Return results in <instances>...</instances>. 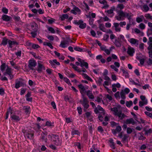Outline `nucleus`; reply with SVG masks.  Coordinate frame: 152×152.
<instances>
[{"mask_svg":"<svg viewBox=\"0 0 152 152\" xmlns=\"http://www.w3.org/2000/svg\"><path fill=\"white\" fill-rule=\"evenodd\" d=\"M111 111L114 112V115L118 116L120 119L122 120L127 116L124 113H122L121 110H118L117 107H114L111 108Z\"/></svg>","mask_w":152,"mask_h":152,"instance_id":"nucleus-1","label":"nucleus"},{"mask_svg":"<svg viewBox=\"0 0 152 152\" xmlns=\"http://www.w3.org/2000/svg\"><path fill=\"white\" fill-rule=\"evenodd\" d=\"M48 138H50L54 142V144L56 146L61 145V142L59 140V137L58 135L51 134L48 135Z\"/></svg>","mask_w":152,"mask_h":152,"instance_id":"nucleus-2","label":"nucleus"},{"mask_svg":"<svg viewBox=\"0 0 152 152\" xmlns=\"http://www.w3.org/2000/svg\"><path fill=\"white\" fill-rule=\"evenodd\" d=\"M83 99L80 100V102L83 107V111L86 112L87 110L89 107V101L87 98L85 96L82 97Z\"/></svg>","mask_w":152,"mask_h":152,"instance_id":"nucleus-3","label":"nucleus"},{"mask_svg":"<svg viewBox=\"0 0 152 152\" xmlns=\"http://www.w3.org/2000/svg\"><path fill=\"white\" fill-rule=\"evenodd\" d=\"M117 14L115 16V19L118 21L123 20L126 17V13L122 10L117 11Z\"/></svg>","mask_w":152,"mask_h":152,"instance_id":"nucleus-4","label":"nucleus"},{"mask_svg":"<svg viewBox=\"0 0 152 152\" xmlns=\"http://www.w3.org/2000/svg\"><path fill=\"white\" fill-rule=\"evenodd\" d=\"M80 92L82 95V97L85 96V94L87 91V89L88 88V86H84L82 84H80L77 85Z\"/></svg>","mask_w":152,"mask_h":152,"instance_id":"nucleus-5","label":"nucleus"},{"mask_svg":"<svg viewBox=\"0 0 152 152\" xmlns=\"http://www.w3.org/2000/svg\"><path fill=\"white\" fill-rule=\"evenodd\" d=\"M73 23L75 24L79 25V27L81 29H84L86 27V24L84 23L83 21L82 20H75Z\"/></svg>","mask_w":152,"mask_h":152,"instance_id":"nucleus-6","label":"nucleus"},{"mask_svg":"<svg viewBox=\"0 0 152 152\" xmlns=\"http://www.w3.org/2000/svg\"><path fill=\"white\" fill-rule=\"evenodd\" d=\"M6 70V71L4 72L3 74L4 75H9V79L12 80L14 77V75L12 74V69L9 67L8 66Z\"/></svg>","mask_w":152,"mask_h":152,"instance_id":"nucleus-7","label":"nucleus"},{"mask_svg":"<svg viewBox=\"0 0 152 152\" xmlns=\"http://www.w3.org/2000/svg\"><path fill=\"white\" fill-rule=\"evenodd\" d=\"M37 63L36 61L34 59H30L28 61V67L32 70H35L34 68L36 66Z\"/></svg>","mask_w":152,"mask_h":152,"instance_id":"nucleus-8","label":"nucleus"},{"mask_svg":"<svg viewBox=\"0 0 152 152\" xmlns=\"http://www.w3.org/2000/svg\"><path fill=\"white\" fill-rule=\"evenodd\" d=\"M71 12L75 15L77 14L80 15L81 13V10L77 7L74 5L73 6V9L70 11Z\"/></svg>","mask_w":152,"mask_h":152,"instance_id":"nucleus-9","label":"nucleus"},{"mask_svg":"<svg viewBox=\"0 0 152 152\" xmlns=\"http://www.w3.org/2000/svg\"><path fill=\"white\" fill-rule=\"evenodd\" d=\"M77 60L80 62V66L81 67L84 66L86 69H88V63L85 62L84 60H82L80 58H78Z\"/></svg>","mask_w":152,"mask_h":152,"instance_id":"nucleus-10","label":"nucleus"},{"mask_svg":"<svg viewBox=\"0 0 152 152\" xmlns=\"http://www.w3.org/2000/svg\"><path fill=\"white\" fill-rule=\"evenodd\" d=\"M34 132L33 131H28L25 133V136L28 138L32 139L34 138Z\"/></svg>","mask_w":152,"mask_h":152,"instance_id":"nucleus-11","label":"nucleus"},{"mask_svg":"<svg viewBox=\"0 0 152 152\" xmlns=\"http://www.w3.org/2000/svg\"><path fill=\"white\" fill-rule=\"evenodd\" d=\"M41 61H38V65L37 66V70L39 73H41L42 70H45V68L44 66L41 63Z\"/></svg>","mask_w":152,"mask_h":152,"instance_id":"nucleus-12","label":"nucleus"},{"mask_svg":"<svg viewBox=\"0 0 152 152\" xmlns=\"http://www.w3.org/2000/svg\"><path fill=\"white\" fill-rule=\"evenodd\" d=\"M115 9V7H113L110 9L106 11L105 12H106L107 13L109 14V15H107L109 17H112L114 15V13L113 12V11Z\"/></svg>","mask_w":152,"mask_h":152,"instance_id":"nucleus-13","label":"nucleus"},{"mask_svg":"<svg viewBox=\"0 0 152 152\" xmlns=\"http://www.w3.org/2000/svg\"><path fill=\"white\" fill-rule=\"evenodd\" d=\"M31 31L37 32L38 29V25L35 22H32L31 24Z\"/></svg>","mask_w":152,"mask_h":152,"instance_id":"nucleus-14","label":"nucleus"},{"mask_svg":"<svg viewBox=\"0 0 152 152\" xmlns=\"http://www.w3.org/2000/svg\"><path fill=\"white\" fill-rule=\"evenodd\" d=\"M1 18L3 20L6 22H9L11 21L12 19V18L7 15H3Z\"/></svg>","mask_w":152,"mask_h":152,"instance_id":"nucleus-15","label":"nucleus"},{"mask_svg":"<svg viewBox=\"0 0 152 152\" xmlns=\"http://www.w3.org/2000/svg\"><path fill=\"white\" fill-rule=\"evenodd\" d=\"M135 52V50L134 48L130 46L128 48L127 53L130 56H133V54Z\"/></svg>","mask_w":152,"mask_h":152,"instance_id":"nucleus-16","label":"nucleus"},{"mask_svg":"<svg viewBox=\"0 0 152 152\" xmlns=\"http://www.w3.org/2000/svg\"><path fill=\"white\" fill-rule=\"evenodd\" d=\"M11 120L15 122H18L20 120V118L18 116L15 115H12L11 116Z\"/></svg>","mask_w":152,"mask_h":152,"instance_id":"nucleus-17","label":"nucleus"},{"mask_svg":"<svg viewBox=\"0 0 152 152\" xmlns=\"http://www.w3.org/2000/svg\"><path fill=\"white\" fill-rule=\"evenodd\" d=\"M8 43L9 47L11 48H12L13 45H18L19 44V43L15 41H11V40H8Z\"/></svg>","mask_w":152,"mask_h":152,"instance_id":"nucleus-18","label":"nucleus"},{"mask_svg":"<svg viewBox=\"0 0 152 152\" xmlns=\"http://www.w3.org/2000/svg\"><path fill=\"white\" fill-rule=\"evenodd\" d=\"M113 27L115 28V31L120 32L121 31V28L119 26V24L118 23H114L113 24Z\"/></svg>","mask_w":152,"mask_h":152,"instance_id":"nucleus-19","label":"nucleus"},{"mask_svg":"<svg viewBox=\"0 0 152 152\" xmlns=\"http://www.w3.org/2000/svg\"><path fill=\"white\" fill-rule=\"evenodd\" d=\"M49 63L53 67L55 68L56 67L55 64L57 65H60V63L57 61L56 59L53 60L52 61H50Z\"/></svg>","mask_w":152,"mask_h":152,"instance_id":"nucleus-20","label":"nucleus"},{"mask_svg":"<svg viewBox=\"0 0 152 152\" xmlns=\"http://www.w3.org/2000/svg\"><path fill=\"white\" fill-rule=\"evenodd\" d=\"M86 94L90 99H93L94 98V96L91 91L89 90H88Z\"/></svg>","mask_w":152,"mask_h":152,"instance_id":"nucleus-21","label":"nucleus"},{"mask_svg":"<svg viewBox=\"0 0 152 152\" xmlns=\"http://www.w3.org/2000/svg\"><path fill=\"white\" fill-rule=\"evenodd\" d=\"M31 94L30 92H28L25 96L26 99L27 101L28 102H31L32 101V97H31Z\"/></svg>","mask_w":152,"mask_h":152,"instance_id":"nucleus-22","label":"nucleus"},{"mask_svg":"<svg viewBox=\"0 0 152 152\" xmlns=\"http://www.w3.org/2000/svg\"><path fill=\"white\" fill-rule=\"evenodd\" d=\"M40 139L44 141L45 142H46L47 141V135L44 133L42 132L41 134L40 137Z\"/></svg>","mask_w":152,"mask_h":152,"instance_id":"nucleus-23","label":"nucleus"},{"mask_svg":"<svg viewBox=\"0 0 152 152\" xmlns=\"http://www.w3.org/2000/svg\"><path fill=\"white\" fill-rule=\"evenodd\" d=\"M125 123L126 124H132V125H134L135 123L133 118H130L129 119H126L125 121Z\"/></svg>","mask_w":152,"mask_h":152,"instance_id":"nucleus-24","label":"nucleus"},{"mask_svg":"<svg viewBox=\"0 0 152 152\" xmlns=\"http://www.w3.org/2000/svg\"><path fill=\"white\" fill-rule=\"evenodd\" d=\"M23 110H24V112L26 114H30V108L28 106H25L23 107Z\"/></svg>","mask_w":152,"mask_h":152,"instance_id":"nucleus-25","label":"nucleus"},{"mask_svg":"<svg viewBox=\"0 0 152 152\" xmlns=\"http://www.w3.org/2000/svg\"><path fill=\"white\" fill-rule=\"evenodd\" d=\"M71 135L72 136H73L75 134H77L79 136H80V133L78 130H75L73 129L71 131Z\"/></svg>","mask_w":152,"mask_h":152,"instance_id":"nucleus-26","label":"nucleus"},{"mask_svg":"<svg viewBox=\"0 0 152 152\" xmlns=\"http://www.w3.org/2000/svg\"><path fill=\"white\" fill-rule=\"evenodd\" d=\"M121 126H117L116 129L113 132V134H115L117 132H119L121 130Z\"/></svg>","mask_w":152,"mask_h":152,"instance_id":"nucleus-27","label":"nucleus"},{"mask_svg":"<svg viewBox=\"0 0 152 152\" xmlns=\"http://www.w3.org/2000/svg\"><path fill=\"white\" fill-rule=\"evenodd\" d=\"M82 75L86 79L90 81L91 82H93L92 79L89 77L87 74L83 73L82 74Z\"/></svg>","mask_w":152,"mask_h":152,"instance_id":"nucleus-28","label":"nucleus"},{"mask_svg":"<svg viewBox=\"0 0 152 152\" xmlns=\"http://www.w3.org/2000/svg\"><path fill=\"white\" fill-rule=\"evenodd\" d=\"M69 16L67 14H63L59 17L60 20L61 21L64 20L65 19H67L68 18Z\"/></svg>","mask_w":152,"mask_h":152,"instance_id":"nucleus-29","label":"nucleus"},{"mask_svg":"<svg viewBox=\"0 0 152 152\" xmlns=\"http://www.w3.org/2000/svg\"><path fill=\"white\" fill-rule=\"evenodd\" d=\"M45 125L50 128H52L54 126V123L51 122L50 121H47Z\"/></svg>","mask_w":152,"mask_h":152,"instance_id":"nucleus-30","label":"nucleus"},{"mask_svg":"<svg viewBox=\"0 0 152 152\" xmlns=\"http://www.w3.org/2000/svg\"><path fill=\"white\" fill-rule=\"evenodd\" d=\"M8 42V39L6 37H4L0 45H2L4 46H5L7 45Z\"/></svg>","mask_w":152,"mask_h":152,"instance_id":"nucleus-31","label":"nucleus"},{"mask_svg":"<svg viewBox=\"0 0 152 152\" xmlns=\"http://www.w3.org/2000/svg\"><path fill=\"white\" fill-rule=\"evenodd\" d=\"M128 41L132 44H135L138 42V40L134 38H131Z\"/></svg>","mask_w":152,"mask_h":152,"instance_id":"nucleus-32","label":"nucleus"},{"mask_svg":"<svg viewBox=\"0 0 152 152\" xmlns=\"http://www.w3.org/2000/svg\"><path fill=\"white\" fill-rule=\"evenodd\" d=\"M70 65L72 66V68L74 69L75 70L79 72H81V71L79 69L78 67L74 64L71 63L70 64Z\"/></svg>","mask_w":152,"mask_h":152,"instance_id":"nucleus-33","label":"nucleus"},{"mask_svg":"<svg viewBox=\"0 0 152 152\" xmlns=\"http://www.w3.org/2000/svg\"><path fill=\"white\" fill-rule=\"evenodd\" d=\"M43 45H44L47 46L49 47L51 49H53V48L51 43L49 42H43Z\"/></svg>","mask_w":152,"mask_h":152,"instance_id":"nucleus-34","label":"nucleus"},{"mask_svg":"<svg viewBox=\"0 0 152 152\" xmlns=\"http://www.w3.org/2000/svg\"><path fill=\"white\" fill-rule=\"evenodd\" d=\"M99 29L103 32H105V28L103 24H99Z\"/></svg>","mask_w":152,"mask_h":152,"instance_id":"nucleus-35","label":"nucleus"},{"mask_svg":"<svg viewBox=\"0 0 152 152\" xmlns=\"http://www.w3.org/2000/svg\"><path fill=\"white\" fill-rule=\"evenodd\" d=\"M142 9L143 11L147 12L149 10V8L147 5H145L142 6Z\"/></svg>","mask_w":152,"mask_h":152,"instance_id":"nucleus-36","label":"nucleus"},{"mask_svg":"<svg viewBox=\"0 0 152 152\" xmlns=\"http://www.w3.org/2000/svg\"><path fill=\"white\" fill-rule=\"evenodd\" d=\"M20 82L18 80V79H16L15 80V88L16 89L19 88L20 87Z\"/></svg>","mask_w":152,"mask_h":152,"instance_id":"nucleus-37","label":"nucleus"},{"mask_svg":"<svg viewBox=\"0 0 152 152\" xmlns=\"http://www.w3.org/2000/svg\"><path fill=\"white\" fill-rule=\"evenodd\" d=\"M126 13V17L127 19L129 20H130L131 17L133 16V15L131 13Z\"/></svg>","mask_w":152,"mask_h":152,"instance_id":"nucleus-38","label":"nucleus"},{"mask_svg":"<svg viewBox=\"0 0 152 152\" xmlns=\"http://www.w3.org/2000/svg\"><path fill=\"white\" fill-rule=\"evenodd\" d=\"M140 17L141 18L138 17L136 18V21L138 23H140L142 22V20L144 19V17L143 15H142Z\"/></svg>","mask_w":152,"mask_h":152,"instance_id":"nucleus-39","label":"nucleus"},{"mask_svg":"<svg viewBox=\"0 0 152 152\" xmlns=\"http://www.w3.org/2000/svg\"><path fill=\"white\" fill-rule=\"evenodd\" d=\"M122 71L123 72V75L125 76L126 78H127L129 77V74L127 72V71L126 70H125L124 69H122Z\"/></svg>","mask_w":152,"mask_h":152,"instance_id":"nucleus-40","label":"nucleus"},{"mask_svg":"<svg viewBox=\"0 0 152 152\" xmlns=\"http://www.w3.org/2000/svg\"><path fill=\"white\" fill-rule=\"evenodd\" d=\"M148 103L147 100H146L144 101H140L139 102V106L142 107L144 104H146Z\"/></svg>","mask_w":152,"mask_h":152,"instance_id":"nucleus-41","label":"nucleus"},{"mask_svg":"<svg viewBox=\"0 0 152 152\" xmlns=\"http://www.w3.org/2000/svg\"><path fill=\"white\" fill-rule=\"evenodd\" d=\"M66 44L63 41H61L59 45L60 47L64 48L67 47Z\"/></svg>","mask_w":152,"mask_h":152,"instance_id":"nucleus-42","label":"nucleus"},{"mask_svg":"<svg viewBox=\"0 0 152 152\" xmlns=\"http://www.w3.org/2000/svg\"><path fill=\"white\" fill-rule=\"evenodd\" d=\"M6 68V64L5 63H3L0 66V69L1 71L2 72H3Z\"/></svg>","mask_w":152,"mask_h":152,"instance_id":"nucleus-43","label":"nucleus"},{"mask_svg":"<svg viewBox=\"0 0 152 152\" xmlns=\"http://www.w3.org/2000/svg\"><path fill=\"white\" fill-rule=\"evenodd\" d=\"M133 104V102L132 101H126V105L128 107H130Z\"/></svg>","mask_w":152,"mask_h":152,"instance_id":"nucleus-44","label":"nucleus"},{"mask_svg":"<svg viewBox=\"0 0 152 152\" xmlns=\"http://www.w3.org/2000/svg\"><path fill=\"white\" fill-rule=\"evenodd\" d=\"M114 43L116 46L117 47H120L121 46V42L117 39H115L114 42Z\"/></svg>","mask_w":152,"mask_h":152,"instance_id":"nucleus-45","label":"nucleus"},{"mask_svg":"<svg viewBox=\"0 0 152 152\" xmlns=\"http://www.w3.org/2000/svg\"><path fill=\"white\" fill-rule=\"evenodd\" d=\"M75 50L79 52L86 51H83V49L82 48L79 47H76L74 48Z\"/></svg>","mask_w":152,"mask_h":152,"instance_id":"nucleus-46","label":"nucleus"},{"mask_svg":"<svg viewBox=\"0 0 152 152\" xmlns=\"http://www.w3.org/2000/svg\"><path fill=\"white\" fill-rule=\"evenodd\" d=\"M63 80L69 85H71L69 80L66 77H64Z\"/></svg>","mask_w":152,"mask_h":152,"instance_id":"nucleus-47","label":"nucleus"},{"mask_svg":"<svg viewBox=\"0 0 152 152\" xmlns=\"http://www.w3.org/2000/svg\"><path fill=\"white\" fill-rule=\"evenodd\" d=\"M120 94L121 98L123 99H125L126 96L125 93L123 90L121 91Z\"/></svg>","mask_w":152,"mask_h":152,"instance_id":"nucleus-48","label":"nucleus"},{"mask_svg":"<svg viewBox=\"0 0 152 152\" xmlns=\"http://www.w3.org/2000/svg\"><path fill=\"white\" fill-rule=\"evenodd\" d=\"M110 147L112 148L113 149H115V147L114 143L113 142V140H112L110 141Z\"/></svg>","mask_w":152,"mask_h":152,"instance_id":"nucleus-49","label":"nucleus"},{"mask_svg":"<svg viewBox=\"0 0 152 152\" xmlns=\"http://www.w3.org/2000/svg\"><path fill=\"white\" fill-rule=\"evenodd\" d=\"M124 6L123 4H119L117 6V8L120 9V10H122L124 8Z\"/></svg>","mask_w":152,"mask_h":152,"instance_id":"nucleus-50","label":"nucleus"},{"mask_svg":"<svg viewBox=\"0 0 152 152\" xmlns=\"http://www.w3.org/2000/svg\"><path fill=\"white\" fill-rule=\"evenodd\" d=\"M144 16L147 19H152V16L151 15L149 14H145Z\"/></svg>","mask_w":152,"mask_h":152,"instance_id":"nucleus-51","label":"nucleus"},{"mask_svg":"<svg viewBox=\"0 0 152 152\" xmlns=\"http://www.w3.org/2000/svg\"><path fill=\"white\" fill-rule=\"evenodd\" d=\"M64 41L66 44H68L69 42L70 41V38L69 37H67L64 38V39L63 40Z\"/></svg>","mask_w":152,"mask_h":152,"instance_id":"nucleus-52","label":"nucleus"},{"mask_svg":"<svg viewBox=\"0 0 152 152\" xmlns=\"http://www.w3.org/2000/svg\"><path fill=\"white\" fill-rule=\"evenodd\" d=\"M48 39L50 41H53L54 39V37L53 35H48L47 36Z\"/></svg>","mask_w":152,"mask_h":152,"instance_id":"nucleus-53","label":"nucleus"},{"mask_svg":"<svg viewBox=\"0 0 152 152\" xmlns=\"http://www.w3.org/2000/svg\"><path fill=\"white\" fill-rule=\"evenodd\" d=\"M37 32H34V31H31L30 34L31 35V37L33 38H35L37 35Z\"/></svg>","mask_w":152,"mask_h":152,"instance_id":"nucleus-54","label":"nucleus"},{"mask_svg":"<svg viewBox=\"0 0 152 152\" xmlns=\"http://www.w3.org/2000/svg\"><path fill=\"white\" fill-rule=\"evenodd\" d=\"M31 47L34 49H36L40 48V46L38 45L33 43Z\"/></svg>","mask_w":152,"mask_h":152,"instance_id":"nucleus-55","label":"nucleus"},{"mask_svg":"<svg viewBox=\"0 0 152 152\" xmlns=\"http://www.w3.org/2000/svg\"><path fill=\"white\" fill-rule=\"evenodd\" d=\"M48 30L51 32L52 33H55V31L54 29L52 27H49L48 28Z\"/></svg>","mask_w":152,"mask_h":152,"instance_id":"nucleus-56","label":"nucleus"},{"mask_svg":"<svg viewBox=\"0 0 152 152\" xmlns=\"http://www.w3.org/2000/svg\"><path fill=\"white\" fill-rule=\"evenodd\" d=\"M75 146L77 147V148L78 149H81V145H80V142H75Z\"/></svg>","mask_w":152,"mask_h":152,"instance_id":"nucleus-57","label":"nucleus"},{"mask_svg":"<svg viewBox=\"0 0 152 152\" xmlns=\"http://www.w3.org/2000/svg\"><path fill=\"white\" fill-rule=\"evenodd\" d=\"M22 51L21 50H19L17 52L15 53V54L18 57H20L21 56Z\"/></svg>","mask_w":152,"mask_h":152,"instance_id":"nucleus-58","label":"nucleus"},{"mask_svg":"<svg viewBox=\"0 0 152 152\" xmlns=\"http://www.w3.org/2000/svg\"><path fill=\"white\" fill-rule=\"evenodd\" d=\"M139 28L141 29H144L145 28V25L142 23H140L139 26Z\"/></svg>","mask_w":152,"mask_h":152,"instance_id":"nucleus-59","label":"nucleus"},{"mask_svg":"<svg viewBox=\"0 0 152 152\" xmlns=\"http://www.w3.org/2000/svg\"><path fill=\"white\" fill-rule=\"evenodd\" d=\"M34 128L35 130L38 131L40 128V126L39 124H36L35 125Z\"/></svg>","mask_w":152,"mask_h":152,"instance_id":"nucleus-60","label":"nucleus"},{"mask_svg":"<svg viewBox=\"0 0 152 152\" xmlns=\"http://www.w3.org/2000/svg\"><path fill=\"white\" fill-rule=\"evenodd\" d=\"M55 20L53 18H51L50 19H48V23L49 24H51L53 23L54 22Z\"/></svg>","mask_w":152,"mask_h":152,"instance_id":"nucleus-61","label":"nucleus"},{"mask_svg":"<svg viewBox=\"0 0 152 152\" xmlns=\"http://www.w3.org/2000/svg\"><path fill=\"white\" fill-rule=\"evenodd\" d=\"M112 86L118 88H120L121 87V85L119 83H117L116 84H114L112 85Z\"/></svg>","mask_w":152,"mask_h":152,"instance_id":"nucleus-62","label":"nucleus"},{"mask_svg":"<svg viewBox=\"0 0 152 152\" xmlns=\"http://www.w3.org/2000/svg\"><path fill=\"white\" fill-rule=\"evenodd\" d=\"M77 109L78 113L80 115L81 114L82 112V109L81 107H78L77 108Z\"/></svg>","mask_w":152,"mask_h":152,"instance_id":"nucleus-63","label":"nucleus"},{"mask_svg":"<svg viewBox=\"0 0 152 152\" xmlns=\"http://www.w3.org/2000/svg\"><path fill=\"white\" fill-rule=\"evenodd\" d=\"M2 11L3 13L6 14H7L8 12V10L6 7L3 8Z\"/></svg>","mask_w":152,"mask_h":152,"instance_id":"nucleus-64","label":"nucleus"}]
</instances>
